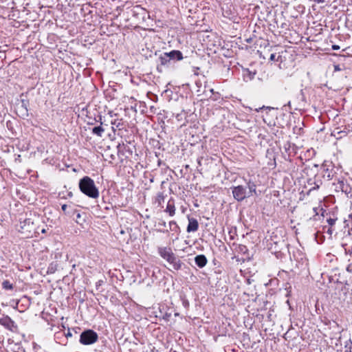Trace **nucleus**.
I'll use <instances>...</instances> for the list:
<instances>
[{
	"instance_id": "obj_14",
	"label": "nucleus",
	"mask_w": 352,
	"mask_h": 352,
	"mask_svg": "<svg viewBox=\"0 0 352 352\" xmlns=\"http://www.w3.org/2000/svg\"><path fill=\"white\" fill-rule=\"evenodd\" d=\"M247 187L249 189L248 191V197L252 196L253 193L256 194V185L254 184V182L250 180L247 183Z\"/></svg>"
},
{
	"instance_id": "obj_25",
	"label": "nucleus",
	"mask_w": 352,
	"mask_h": 352,
	"mask_svg": "<svg viewBox=\"0 0 352 352\" xmlns=\"http://www.w3.org/2000/svg\"><path fill=\"white\" fill-rule=\"evenodd\" d=\"M170 229L173 231H176L179 229V226L175 221H171L169 222Z\"/></svg>"
},
{
	"instance_id": "obj_12",
	"label": "nucleus",
	"mask_w": 352,
	"mask_h": 352,
	"mask_svg": "<svg viewBox=\"0 0 352 352\" xmlns=\"http://www.w3.org/2000/svg\"><path fill=\"white\" fill-rule=\"evenodd\" d=\"M165 212H168L170 217H173L175 215V207L173 201H172L171 200L168 201L167 206H166V208L165 210Z\"/></svg>"
},
{
	"instance_id": "obj_40",
	"label": "nucleus",
	"mask_w": 352,
	"mask_h": 352,
	"mask_svg": "<svg viewBox=\"0 0 352 352\" xmlns=\"http://www.w3.org/2000/svg\"><path fill=\"white\" fill-rule=\"evenodd\" d=\"M162 226H166V222L165 221H163V223H162Z\"/></svg>"
},
{
	"instance_id": "obj_11",
	"label": "nucleus",
	"mask_w": 352,
	"mask_h": 352,
	"mask_svg": "<svg viewBox=\"0 0 352 352\" xmlns=\"http://www.w3.org/2000/svg\"><path fill=\"white\" fill-rule=\"evenodd\" d=\"M118 149V155H124L125 152H128L130 155L132 154V151L130 150L129 147L127 145H125L124 143L118 144L117 146Z\"/></svg>"
},
{
	"instance_id": "obj_29",
	"label": "nucleus",
	"mask_w": 352,
	"mask_h": 352,
	"mask_svg": "<svg viewBox=\"0 0 352 352\" xmlns=\"http://www.w3.org/2000/svg\"><path fill=\"white\" fill-rule=\"evenodd\" d=\"M67 212H72L71 214H67L70 217H72L75 215L76 212V210L72 208V207L70 208H68Z\"/></svg>"
},
{
	"instance_id": "obj_5",
	"label": "nucleus",
	"mask_w": 352,
	"mask_h": 352,
	"mask_svg": "<svg viewBox=\"0 0 352 352\" xmlns=\"http://www.w3.org/2000/svg\"><path fill=\"white\" fill-rule=\"evenodd\" d=\"M0 324L7 329L15 331L17 329V326L15 322L8 316L0 318Z\"/></svg>"
},
{
	"instance_id": "obj_43",
	"label": "nucleus",
	"mask_w": 352,
	"mask_h": 352,
	"mask_svg": "<svg viewBox=\"0 0 352 352\" xmlns=\"http://www.w3.org/2000/svg\"><path fill=\"white\" fill-rule=\"evenodd\" d=\"M151 111H152V110H154L153 107H151Z\"/></svg>"
},
{
	"instance_id": "obj_24",
	"label": "nucleus",
	"mask_w": 352,
	"mask_h": 352,
	"mask_svg": "<svg viewBox=\"0 0 352 352\" xmlns=\"http://www.w3.org/2000/svg\"><path fill=\"white\" fill-rule=\"evenodd\" d=\"M2 287L6 290L12 289L13 288L12 284L9 280H4L2 283Z\"/></svg>"
},
{
	"instance_id": "obj_22",
	"label": "nucleus",
	"mask_w": 352,
	"mask_h": 352,
	"mask_svg": "<svg viewBox=\"0 0 352 352\" xmlns=\"http://www.w3.org/2000/svg\"><path fill=\"white\" fill-rule=\"evenodd\" d=\"M21 223L23 224L21 226L22 229H25V227H26L27 226H28V227H33V222L31 221L30 219H27L23 222H21Z\"/></svg>"
},
{
	"instance_id": "obj_19",
	"label": "nucleus",
	"mask_w": 352,
	"mask_h": 352,
	"mask_svg": "<svg viewBox=\"0 0 352 352\" xmlns=\"http://www.w3.org/2000/svg\"><path fill=\"white\" fill-rule=\"evenodd\" d=\"M314 186L311 187L307 192V195H309V193L314 190H317L320 188V185L322 184V181L320 179L319 180H315L314 182Z\"/></svg>"
},
{
	"instance_id": "obj_7",
	"label": "nucleus",
	"mask_w": 352,
	"mask_h": 352,
	"mask_svg": "<svg viewBox=\"0 0 352 352\" xmlns=\"http://www.w3.org/2000/svg\"><path fill=\"white\" fill-rule=\"evenodd\" d=\"M166 261L170 264L175 270H179L182 268V262L175 255V254Z\"/></svg>"
},
{
	"instance_id": "obj_1",
	"label": "nucleus",
	"mask_w": 352,
	"mask_h": 352,
	"mask_svg": "<svg viewBox=\"0 0 352 352\" xmlns=\"http://www.w3.org/2000/svg\"><path fill=\"white\" fill-rule=\"evenodd\" d=\"M79 188L80 191L89 197L96 199L99 196L98 189L96 188L92 179L85 176L79 181Z\"/></svg>"
},
{
	"instance_id": "obj_26",
	"label": "nucleus",
	"mask_w": 352,
	"mask_h": 352,
	"mask_svg": "<svg viewBox=\"0 0 352 352\" xmlns=\"http://www.w3.org/2000/svg\"><path fill=\"white\" fill-rule=\"evenodd\" d=\"M71 208V205L63 204L62 205V210L65 214H71L72 212H67L68 208Z\"/></svg>"
},
{
	"instance_id": "obj_4",
	"label": "nucleus",
	"mask_w": 352,
	"mask_h": 352,
	"mask_svg": "<svg viewBox=\"0 0 352 352\" xmlns=\"http://www.w3.org/2000/svg\"><path fill=\"white\" fill-rule=\"evenodd\" d=\"M171 64V61L170 58L168 56L167 53L164 52L158 58V64L157 66V69L160 72H162L164 67H168Z\"/></svg>"
},
{
	"instance_id": "obj_3",
	"label": "nucleus",
	"mask_w": 352,
	"mask_h": 352,
	"mask_svg": "<svg viewBox=\"0 0 352 352\" xmlns=\"http://www.w3.org/2000/svg\"><path fill=\"white\" fill-rule=\"evenodd\" d=\"M232 195L234 198L238 201L244 200L246 197H248V191L246 188L239 185L232 188Z\"/></svg>"
},
{
	"instance_id": "obj_31",
	"label": "nucleus",
	"mask_w": 352,
	"mask_h": 352,
	"mask_svg": "<svg viewBox=\"0 0 352 352\" xmlns=\"http://www.w3.org/2000/svg\"><path fill=\"white\" fill-rule=\"evenodd\" d=\"M109 158H110V160H109V162H110V163H113V161L115 160V159H116V156H115V155L111 154V155H110Z\"/></svg>"
},
{
	"instance_id": "obj_42",
	"label": "nucleus",
	"mask_w": 352,
	"mask_h": 352,
	"mask_svg": "<svg viewBox=\"0 0 352 352\" xmlns=\"http://www.w3.org/2000/svg\"><path fill=\"white\" fill-rule=\"evenodd\" d=\"M151 111H152V110H154L153 107H151Z\"/></svg>"
},
{
	"instance_id": "obj_37",
	"label": "nucleus",
	"mask_w": 352,
	"mask_h": 352,
	"mask_svg": "<svg viewBox=\"0 0 352 352\" xmlns=\"http://www.w3.org/2000/svg\"><path fill=\"white\" fill-rule=\"evenodd\" d=\"M327 177H328V179H332V176L330 174H328L327 175Z\"/></svg>"
},
{
	"instance_id": "obj_16",
	"label": "nucleus",
	"mask_w": 352,
	"mask_h": 352,
	"mask_svg": "<svg viewBox=\"0 0 352 352\" xmlns=\"http://www.w3.org/2000/svg\"><path fill=\"white\" fill-rule=\"evenodd\" d=\"M92 133L96 135L98 137H102L104 129L101 126H95L92 129Z\"/></svg>"
},
{
	"instance_id": "obj_28",
	"label": "nucleus",
	"mask_w": 352,
	"mask_h": 352,
	"mask_svg": "<svg viewBox=\"0 0 352 352\" xmlns=\"http://www.w3.org/2000/svg\"><path fill=\"white\" fill-rule=\"evenodd\" d=\"M280 58H281L280 56H278V58H276V54H272L270 55V60H272V61H279V59H280Z\"/></svg>"
},
{
	"instance_id": "obj_18",
	"label": "nucleus",
	"mask_w": 352,
	"mask_h": 352,
	"mask_svg": "<svg viewBox=\"0 0 352 352\" xmlns=\"http://www.w3.org/2000/svg\"><path fill=\"white\" fill-rule=\"evenodd\" d=\"M58 268V264L56 262H52L50 264L47 268V274H54Z\"/></svg>"
},
{
	"instance_id": "obj_9",
	"label": "nucleus",
	"mask_w": 352,
	"mask_h": 352,
	"mask_svg": "<svg viewBox=\"0 0 352 352\" xmlns=\"http://www.w3.org/2000/svg\"><path fill=\"white\" fill-rule=\"evenodd\" d=\"M166 53L170 61L181 60L184 58L182 53L179 50H172Z\"/></svg>"
},
{
	"instance_id": "obj_8",
	"label": "nucleus",
	"mask_w": 352,
	"mask_h": 352,
	"mask_svg": "<svg viewBox=\"0 0 352 352\" xmlns=\"http://www.w3.org/2000/svg\"><path fill=\"white\" fill-rule=\"evenodd\" d=\"M188 225L186 228L188 232H196L199 228V223L196 219L188 217Z\"/></svg>"
},
{
	"instance_id": "obj_17",
	"label": "nucleus",
	"mask_w": 352,
	"mask_h": 352,
	"mask_svg": "<svg viewBox=\"0 0 352 352\" xmlns=\"http://www.w3.org/2000/svg\"><path fill=\"white\" fill-rule=\"evenodd\" d=\"M164 193L162 192H160L157 194L155 202L157 203L159 206H161L162 204L164 202Z\"/></svg>"
},
{
	"instance_id": "obj_6",
	"label": "nucleus",
	"mask_w": 352,
	"mask_h": 352,
	"mask_svg": "<svg viewBox=\"0 0 352 352\" xmlns=\"http://www.w3.org/2000/svg\"><path fill=\"white\" fill-rule=\"evenodd\" d=\"M157 252L160 256L166 261L174 254L170 247H159L157 248Z\"/></svg>"
},
{
	"instance_id": "obj_39",
	"label": "nucleus",
	"mask_w": 352,
	"mask_h": 352,
	"mask_svg": "<svg viewBox=\"0 0 352 352\" xmlns=\"http://www.w3.org/2000/svg\"><path fill=\"white\" fill-rule=\"evenodd\" d=\"M32 228V227H28V228H26V230H28L30 232V229Z\"/></svg>"
},
{
	"instance_id": "obj_30",
	"label": "nucleus",
	"mask_w": 352,
	"mask_h": 352,
	"mask_svg": "<svg viewBox=\"0 0 352 352\" xmlns=\"http://www.w3.org/2000/svg\"><path fill=\"white\" fill-rule=\"evenodd\" d=\"M65 335L66 338H69V337H72V332H71L69 329H68L67 332L65 333Z\"/></svg>"
},
{
	"instance_id": "obj_41",
	"label": "nucleus",
	"mask_w": 352,
	"mask_h": 352,
	"mask_svg": "<svg viewBox=\"0 0 352 352\" xmlns=\"http://www.w3.org/2000/svg\"><path fill=\"white\" fill-rule=\"evenodd\" d=\"M101 120H102V118H101V117H100V124H102V122H101Z\"/></svg>"
},
{
	"instance_id": "obj_32",
	"label": "nucleus",
	"mask_w": 352,
	"mask_h": 352,
	"mask_svg": "<svg viewBox=\"0 0 352 352\" xmlns=\"http://www.w3.org/2000/svg\"><path fill=\"white\" fill-rule=\"evenodd\" d=\"M333 230L332 228V227L329 226L328 228H327V230L326 231L329 235H331L332 232H333Z\"/></svg>"
},
{
	"instance_id": "obj_33",
	"label": "nucleus",
	"mask_w": 352,
	"mask_h": 352,
	"mask_svg": "<svg viewBox=\"0 0 352 352\" xmlns=\"http://www.w3.org/2000/svg\"><path fill=\"white\" fill-rule=\"evenodd\" d=\"M346 270L349 272H351L352 273V263H350L347 267H346Z\"/></svg>"
},
{
	"instance_id": "obj_36",
	"label": "nucleus",
	"mask_w": 352,
	"mask_h": 352,
	"mask_svg": "<svg viewBox=\"0 0 352 352\" xmlns=\"http://www.w3.org/2000/svg\"><path fill=\"white\" fill-rule=\"evenodd\" d=\"M300 94H301V96H302V100H304L305 96H304V94H303V92H302V90L300 91Z\"/></svg>"
},
{
	"instance_id": "obj_20",
	"label": "nucleus",
	"mask_w": 352,
	"mask_h": 352,
	"mask_svg": "<svg viewBox=\"0 0 352 352\" xmlns=\"http://www.w3.org/2000/svg\"><path fill=\"white\" fill-rule=\"evenodd\" d=\"M77 223L82 224V222L81 221V214L78 210H76V212L74 217H72Z\"/></svg>"
},
{
	"instance_id": "obj_23",
	"label": "nucleus",
	"mask_w": 352,
	"mask_h": 352,
	"mask_svg": "<svg viewBox=\"0 0 352 352\" xmlns=\"http://www.w3.org/2000/svg\"><path fill=\"white\" fill-rule=\"evenodd\" d=\"M342 246L344 248L346 254H349L350 256H352V245L349 248H347V244L346 243H342Z\"/></svg>"
},
{
	"instance_id": "obj_34",
	"label": "nucleus",
	"mask_w": 352,
	"mask_h": 352,
	"mask_svg": "<svg viewBox=\"0 0 352 352\" xmlns=\"http://www.w3.org/2000/svg\"><path fill=\"white\" fill-rule=\"evenodd\" d=\"M332 49H333V50H339V49H340V46H339V45H332Z\"/></svg>"
},
{
	"instance_id": "obj_2",
	"label": "nucleus",
	"mask_w": 352,
	"mask_h": 352,
	"mask_svg": "<svg viewBox=\"0 0 352 352\" xmlns=\"http://www.w3.org/2000/svg\"><path fill=\"white\" fill-rule=\"evenodd\" d=\"M98 334L91 329L82 331L80 336L79 342L83 345H89L98 340Z\"/></svg>"
},
{
	"instance_id": "obj_38",
	"label": "nucleus",
	"mask_w": 352,
	"mask_h": 352,
	"mask_svg": "<svg viewBox=\"0 0 352 352\" xmlns=\"http://www.w3.org/2000/svg\"><path fill=\"white\" fill-rule=\"evenodd\" d=\"M313 210H314V211L315 212H316V213H317V208H313Z\"/></svg>"
},
{
	"instance_id": "obj_13",
	"label": "nucleus",
	"mask_w": 352,
	"mask_h": 352,
	"mask_svg": "<svg viewBox=\"0 0 352 352\" xmlns=\"http://www.w3.org/2000/svg\"><path fill=\"white\" fill-rule=\"evenodd\" d=\"M331 134H332V135L336 137L337 139H340L344 136H346L347 134V132L345 130H340V128H336L333 129Z\"/></svg>"
},
{
	"instance_id": "obj_10",
	"label": "nucleus",
	"mask_w": 352,
	"mask_h": 352,
	"mask_svg": "<svg viewBox=\"0 0 352 352\" xmlns=\"http://www.w3.org/2000/svg\"><path fill=\"white\" fill-rule=\"evenodd\" d=\"M195 262L199 268H202L206 265L208 259L205 255L199 254L195 256Z\"/></svg>"
},
{
	"instance_id": "obj_15",
	"label": "nucleus",
	"mask_w": 352,
	"mask_h": 352,
	"mask_svg": "<svg viewBox=\"0 0 352 352\" xmlns=\"http://www.w3.org/2000/svg\"><path fill=\"white\" fill-rule=\"evenodd\" d=\"M256 74V72L255 71L252 72L248 69H246L245 70H244V78L246 79L247 80H253Z\"/></svg>"
},
{
	"instance_id": "obj_27",
	"label": "nucleus",
	"mask_w": 352,
	"mask_h": 352,
	"mask_svg": "<svg viewBox=\"0 0 352 352\" xmlns=\"http://www.w3.org/2000/svg\"><path fill=\"white\" fill-rule=\"evenodd\" d=\"M327 221L329 226L331 227H333V226L335 225L336 221H337V218L329 217V219H327Z\"/></svg>"
},
{
	"instance_id": "obj_21",
	"label": "nucleus",
	"mask_w": 352,
	"mask_h": 352,
	"mask_svg": "<svg viewBox=\"0 0 352 352\" xmlns=\"http://www.w3.org/2000/svg\"><path fill=\"white\" fill-rule=\"evenodd\" d=\"M352 240V228L348 230V233L343 237V241L347 244V241Z\"/></svg>"
},
{
	"instance_id": "obj_35",
	"label": "nucleus",
	"mask_w": 352,
	"mask_h": 352,
	"mask_svg": "<svg viewBox=\"0 0 352 352\" xmlns=\"http://www.w3.org/2000/svg\"><path fill=\"white\" fill-rule=\"evenodd\" d=\"M314 1L318 3H325L327 1L326 0H314Z\"/></svg>"
}]
</instances>
